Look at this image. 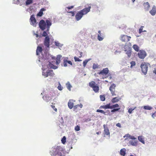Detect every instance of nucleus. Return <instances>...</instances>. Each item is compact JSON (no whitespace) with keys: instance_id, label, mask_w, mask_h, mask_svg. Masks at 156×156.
<instances>
[{"instance_id":"nucleus-1","label":"nucleus","mask_w":156,"mask_h":156,"mask_svg":"<svg viewBox=\"0 0 156 156\" xmlns=\"http://www.w3.org/2000/svg\"><path fill=\"white\" fill-rule=\"evenodd\" d=\"M91 8V6H89L88 7L78 12L75 16L76 20L79 21L80 20L83 15L87 14L90 12Z\"/></svg>"},{"instance_id":"nucleus-2","label":"nucleus","mask_w":156,"mask_h":156,"mask_svg":"<svg viewBox=\"0 0 156 156\" xmlns=\"http://www.w3.org/2000/svg\"><path fill=\"white\" fill-rule=\"evenodd\" d=\"M89 86L92 88L93 90L96 93L98 92L99 90V87L94 81H91L89 83Z\"/></svg>"},{"instance_id":"nucleus-3","label":"nucleus","mask_w":156,"mask_h":156,"mask_svg":"<svg viewBox=\"0 0 156 156\" xmlns=\"http://www.w3.org/2000/svg\"><path fill=\"white\" fill-rule=\"evenodd\" d=\"M142 71L144 75H146L148 69L147 64L145 62L142 63L140 65Z\"/></svg>"},{"instance_id":"nucleus-4","label":"nucleus","mask_w":156,"mask_h":156,"mask_svg":"<svg viewBox=\"0 0 156 156\" xmlns=\"http://www.w3.org/2000/svg\"><path fill=\"white\" fill-rule=\"evenodd\" d=\"M131 39V37L130 36L124 34L121 35L120 37L121 41L124 42H128L130 41Z\"/></svg>"},{"instance_id":"nucleus-5","label":"nucleus","mask_w":156,"mask_h":156,"mask_svg":"<svg viewBox=\"0 0 156 156\" xmlns=\"http://www.w3.org/2000/svg\"><path fill=\"white\" fill-rule=\"evenodd\" d=\"M138 55L139 58L144 59L146 56L147 53L145 51L141 50L139 51Z\"/></svg>"},{"instance_id":"nucleus-6","label":"nucleus","mask_w":156,"mask_h":156,"mask_svg":"<svg viewBox=\"0 0 156 156\" xmlns=\"http://www.w3.org/2000/svg\"><path fill=\"white\" fill-rule=\"evenodd\" d=\"M39 27L42 30H44L46 27V24L44 21L42 20H41L39 23Z\"/></svg>"},{"instance_id":"nucleus-7","label":"nucleus","mask_w":156,"mask_h":156,"mask_svg":"<svg viewBox=\"0 0 156 156\" xmlns=\"http://www.w3.org/2000/svg\"><path fill=\"white\" fill-rule=\"evenodd\" d=\"M55 95V93H54L53 91L51 92L50 93L49 95H47L46 96H45L46 101L47 102L49 101L52 99V98L54 97Z\"/></svg>"},{"instance_id":"nucleus-8","label":"nucleus","mask_w":156,"mask_h":156,"mask_svg":"<svg viewBox=\"0 0 156 156\" xmlns=\"http://www.w3.org/2000/svg\"><path fill=\"white\" fill-rule=\"evenodd\" d=\"M30 20L31 25L36 27L37 24V21L34 15H32L31 16Z\"/></svg>"},{"instance_id":"nucleus-9","label":"nucleus","mask_w":156,"mask_h":156,"mask_svg":"<svg viewBox=\"0 0 156 156\" xmlns=\"http://www.w3.org/2000/svg\"><path fill=\"white\" fill-rule=\"evenodd\" d=\"M109 70L107 68L103 69V70L101 71L98 73L99 74H101L103 75H106L108 73Z\"/></svg>"},{"instance_id":"nucleus-10","label":"nucleus","mask_w":156,"mask_h":156,"mask_svg":"<svg viewBox=\"0 0 156 156\" xmlns=\"http://www.w3.org/2000/svg\"><path fill=\"white\" fill-rule=\"evenodd\" d=\"M50 40L49 37L48 36L45 37L44 41V45L47 48H49V47Z\"/></svg>"},{"instance_id":"nucleus-11","label":"nucleus","mask_w":156,"mask_h":156,"mask_svg":"<svg viewBox=\"0 0 156 156\" xmlns=\"http://www.w3.org/2000/svg\"><path fill=\"white\" fill-rule=\"evenodd\" d=\"M103 127L104 129V134L109 136L110 132L108 127H107L106 126L105 124L103 125Z\"/></svg>"},{"instance_id":"nucleus-12","label":"nucleus","mask_w":156,"mask_h":156,"mask_svg":"<svg viewBox=\"0 0 156 156\" xmlns=\"http://www.w3.org/2000/svg\"><path fill=\"white\" fill-rule=\"evenodd\" d=\"M97 38L99 41H102L104 39V34L101 33L100 30L98 31Z\"/></svg>"},{"instance_id":"nucleus-13","label":"nucleus","mask_w":156,"mask_h":156,"mask_svg":"<svg viewBox=\"0 0 156 156\" xmlns=\"http://www.w3.org/2000/svg\"><path fill=\"white\" fill-rule=\"evenodd\" d=\"M143 5L145 11H148L149 10L150 6L148 2H147L144 3Z\"/></svg>"},{"instance_id":"nucleus-14","label":"nucleus","mask_w":156,"mask_h":156,"mask_svg":"<svg viewBox=\"0 0 156 156\" xmlns=\"http://www.w3.org/2000/svg\"><path fill=\"white\" fill-rule=\"evenodd\" d=\"M149 12L152 16L155 15L156 13V7L155 5L153 6L151 10Z\"/></svg>"},{"instance_id":"nucleus-15","label":"nucleus","mask_w":156,"mask_h":156,"mask_svg":"<svg viewBox=\"0 0 156 156\" xmlns=\"http://www.w3.org/2000/svg\"><path fill=\"white\" fill-rule=\"evenodd\" d=\"M129 144L132 146H136L137 145V141L136 140H131L129 142Z\"/></svg>"},{"instance_id":"nucleus-16","label":"nucleus","mask_w":156,"mask_h":156,"mask_svg":"<svg viewBox=\"0 0 156 156\" xmlns=\"http://www.w3.org/2000/svg\"><path fill=\"white\" fill-rule=\"evenodd\" d=\"M99 108L100 109L103 108L105 109L109 108L111 109V105H110V104L109 103L106 105L101 106Z\"/></svg>"},{"instance_id":"nucleus-17","label":"nucleus","mask_w":156,"mask_h":156,"mask_svg":"<svg viewBox=\"0 0 156 156\" xmlns=\"http://www.w3.org/2000/svg\"><path fill=\"white\" fill-rule=\"evenodd\" d=\"M68 107L70 109H71L73 106L74 104L73 100H70L68 104Z\"/></svg>"},{"instance_id":"nucleus-18","label":"nucleus","mask_w":156,"mask_h":156,"mask_svg":"<svg viewBox=\"0 0 156 156\" xmlns=\"http://www.w3.org/2000/svg\"><path fill=\"white\" fill-rule=\"evenodd\" d=\"M43 49L40 46H38L36 50V54L37 55H39V53H41Z\"/></svg>"},{"instance_id":"nucleus-19","label":"nucleus","mask_w":156,"mask_h":156,"mask_svg":"<svg viewBox=\"0 0 156 156\" xmlns=\"http://www.w3.org/2000/svg\"><path fill=\"white\" fill-rule=\"evenodd\" d=\"M47 27V31L49 30L50 26L51 25V23L50 20H46Z\"/></svg>"},{"instance_id":"nucleus-20","label":"nucleus","mask_w":156,"mask_h":156,"mask_svg":"<svg viewBox=\"0 0 156 156\" xmlns=\"http://www.w3.org/2000/svg\"><path fill=\"white\" fill-rule=\"evenodd\" d=\"M46 10V9L44 8H41L39 12L37 13V15L38 16H41L43 14V12Z\"/></svg>"},{"instance_id":"nucleus-21","label":"nucleus","mask_w":156,"mask_h":156,"mask_svg":"<svg viewBox=\"0 0 156 156\" xmlns=\"http://www.w3.org/2000/svg\"><path fill=\"white\" fill-rule=\"evenodd\" d=\"M47 74L48 75H47L46 76H53L54 75V73L53 72V71L52 70H47Z\"/></svg>"},{"instance_id":"nucleus-22","label":"nucleus","mask_w":156,"mask_h":156,"mask_svg":"<svg viewBox=\"0 0 156 156\" xmlns=\"http://www.w3.org/2000/svg\"><path fill=\"white\" fill-rule=\"evenodd\" d=\"M67 63H68L71 65H72V63L70 61L64 60L63 63L64 66L65 67L67 66Z\"/></svg>"},{"instance_id":"nucleus-23","label":"nucleus","mask_w":156,"mask_h":156,"mask_svg":"<svg viewBox=\"0 0 156 156\" xmlns=\"http://www.w3.org/2000/svg\"><path fill=\"white\" fill-rule=\"evenodd\" d=\"M61 55H58L56 58V65H58L60 62V58H61Z\"/></svg>"},{"instance_id":"nucleus-24","label":"nucleus","mask_w":156,"mask_h":156,"mask_svg":"<svg viewBox=\"0 0 156 156\" xmlns=\"http://www.w3.org/2000/svg\"><path fill=\"white\" fill-rule=\"evenodd\" d=\"M138 140L142 143L143 144H145V142L144 141V137L142 136H139L138 137Z\"/></svg>"},{"instance_id":"nucleus-25","label":"nucleus","mask_w":156,"mask_h":156,"mask_svg":"<svg viewBox=\"0 0 156 156\" xmlns=\"http://www.w3.org/2000/svg\"><path fill=\"white\" fill-rule=\"evenodd\" d=\"M126 149L123 148L120 151V154L121 155L124 156L126 154Z\"/></svg>"},{"instance_id":"nucleus-26","label":"nucleus","mask_w":156,"mask_h":156,"mask_svg":"<svg viewBox=\"0 0 156 156\" xmlns=\"http://www.w3.org/2000/svg\"><path fill=\"white\" fill-rule=\"evenodd\" d=\"M126 54L127 55L128 57L130 58L131 57V49L129 48L128 50H125Z\"/></svg>"},{"instance_id":"nucleus-27","label":"nucleus","mask_w":156,"mask_h":156,"mask_svg":"<svg viewBox=\"0 0 156 156\" xmlns=\"http://www.w3.org/2000/svg\"><path fill=\"white\" fill-rule=\"evenodd\" d=\"M126 137L132 140H136V138L134 137V136L130 135L129 134H128L126 135Z\"/></svg>"},{"instance_id":"nucleus-28","label":"nucleus","mask_w":156,"mask_h":156,"mask_svg":"<svg viewBox=\"0 0 156 156\" xmlns=\"http://www.w3.org/2000/svg\"><path fill=\"white\" fill-rule=\"evenodd\" d=\"M133 48L134 49V50L136 51H139V47L138 45L136 44H134Z\"/></svg>"},{"instance_id":"nucleus-29","label":"nucleus","mask_w":156,"mask_h":156,"mask_svg":"<svg viewBox=\"0 0 156 156\" xmlns=\"http://www.w3.org/2000/svg\"><path fill=\"white\" fill-rule=\"evenodd\" d=\"M115 108H120L119 105L117 104H116L112 105H111V109Z\"/></svg>"},{"instance_id":"nucleus-30","label":"nucleus","mask_w":156,"mask_h":156,"mask_svg":"<svg viewBox=\"0 0 156 156\" xmlns=\"http://www.w3.org/2000/svg\"><path fill=\"white\" fill-rule=\"evenodd\" d=\"M119 101V99L117 97L113 98L111 100L112 102L113 103H115L118 102Z\"/></svg>"},{"instance_id":"nucleus-31","label":"nucleus","mask_w":156,"mask_h":156,"mask_svg":"<svg viewBox=\"0 0 156 156\" xmlns=\"http://www.w3.org/2000/svg\"><path fill=\"white\" fill-rule=\"evenodd\" d=\"M66 86L68 89L70 91L71 90V88L72 87V86L70 84L69 82H68L66 83Z\"/></svg>"},{"instance_id":"nucleus-32","label":"nucleus","mask_w":156,"mask_h":156,"mask_svg":"<svg viewBox=\"0 0 156 156\" xmlns=\"http://www.w3.org/2000/svg\"><path fill=\"white\" fill-rule=\"evenodd\" d=\"M144 108L145 110H151L152 109V107L148 105L144 106Z\"/></svg>"},{"instance_id":"nucleus-33","label":"nucleus","mask_w":156,"mask_h":156,"mask_svg":"<svg viewBox=\"0 0 156 156\" xmlns=\"http://www.w3.org/2000/svg\"><path fill=\"white\" fill-rule=\"evenodd\" d=\"M93 69H96L99 68V66L97 64H94L92 67Z\"/></svg>"},{"instance_id":"nucleus-34","label":"nucleus","mask_w":156,"mask_h":156,"mask_svg":"<svg viewBox=\"0 0 156 156\" xmlns=\"http://www.w3.org/2000/svg\"><path fill=\"white\" fill-rule=\"evenodd\" d=\"M116 87L115 85L113 83L112 84L109 88V90H115V88Z\"/></svg>"},{"instance_id":"nucleus-35","label":"nucleus","mask_w":156,"mask_h":156,"mask_svg":"<svg viewBox=\"0 0 156 156\" xmlns=\"http://www.w3.org/2000/svg\"><path fill=\"white\" fill-rule=\"evenodd\" d=\"M55 44L56 46L58 47H62V44L60 43L58 41H55Z\"/></svg>"},{"instance_id":"nucleus-36","label":"nucleus","mask_w":156,"mask_h":156,"mask_svg":"<svg viewBox=\"0 0 156 156\" xmlns=\"http://www.w3.org/2000/svg\"><path fill=\"white\" fill-rule=\"evenodd\" d=\"M33 2V0H27L26 2V4L27 5H28Z\"/></svg>"},{"instance_id":"nucleus-37","label":"nucleus","mask_w":156,"mask_h":156,"mask_svg":"<svg viewBox=\"0 0 156 156\" xmlns=\"http://www.w3.org/2000/svg\"><path fill=\"white\" fill-rule=\"evenodd\" d=\"M144 27V26H141L139 29V34H141L142 32H146V30H143V28Z\"/></svg>"},{"instance_id":"nucleus-38","label":"nucleus","mask_w":156,"mask_h":156,"mask_svg":"<svg viewBox=\"0 0 156 156\" xmlns=\"http://www.w3.org/2000/svg\"><path fill=\"white\" fill-rule=\"evenodd\" d=\"M100 97L101 101H104L105 100V98L104 95H100Z\"/></svg>"},{"instance_id":"nucleus-39","label":"nucleus","mask_w":156,"mask_h":156,"mask_svg":"<svg viewBox=\"0 0 156 156\" xmlns=\"http://www.w3.org/2000/svg\"><path fill=\"white\" fill-rule=\"evenodd\" d=\"M66 138L65 136H64L61 140V141L62 144H64L66 142Z\"/></svg>"},{"instance_id":"nucleus-40","label":"nucleus","mask_w":156,"mask_h":156,"mask_svg":"<svg viewBox=\"0 0 156 156\" xmlns=\"http://www.w3.org/2000/svg\"><path fill=\"white\" fill-rule=\"evenodd\" d=\"M96 112H100L102 113L104 115H105V112L104 111L100 109H97L96 111Z\"/></svg>"},{"instance_id":"nucleus-41","label":"nucleus","mask_w":156,"mask_h":156,"mask_svg":"<svg viewBox=\"0 0 156 156\" xmlns=\"http://www.w3.org/2000/svg\"><path fill=\"white\" fill-rule=\"evenodd\" d=\"M45 70H43V72H42V75L44 76L45 77H48V76H46L47 75H48L47 70L45 72Z\"/></svg>"},{"instance_id":"nucleus-42","label":"nucleus","mask_w":156,"mask_h":156,"mask_svg":"<svg viewBox=\"0 0 156 156\" xmlns=\"http://www.w3.org/2000/svg\"><path fill=\"white\" fill-rule=\"evenodd\" d=\"M49 65L50 66V67L51 68H52L54 69H55L56 68V67L55 66H54L53 64H52L50 62L49 63Z\"/></svg>"},{"instance_id":"nucleus-43","label":"nucleus","mask_w":156,"mask_h":156,"mask_svg":"<svg viewBox=\"0 0 156 156\" xmlns=\"http://www.w3.org/2000/svg\"><path fill=\"white\" fill-rule=\"evenodd\" d=\"M89 61V60H84L83 63V66L84 67H85L87 62Z\"/></svg>"},{"instance_id":"nucleus-44","label":"nucleus","mask_w":156,"mask_h":156,"mask_svg":"<svg viewBox=\"0 0 156 156\" xmlns=\"http://www.w3.org/2000/svg\"><path fill=\"white\" fill-rule=\"evenodd\" d=\"M120 108H113L112 110L111 111V112H114L117 111H118L119 110Z\"/></svg>"},{"instance_id":"nucleus-45","label":"nucleus","mask_w":156,"mask_h":156,"mask_svg":"<svg viewBox=\"0 0 156 156\" xmlns=\"http://www.w3.org/2000/svg\"><path fill=\"white\" fill-rule=\"evenodd\" d=\"M120 108H113L112 110L111 111V112H114L117 111H118L119 110Z\"/></svg>"},{"instance_id":"nucleus-46","label":"nucleus","mask_w":156,"mask_h":156,"mask_svg":"<svg viewBox=\"0 0 156 156\" xmlns=\"http://www.w3.org/2000/svg\"><path fill=\"white\" fill-rule=\"evenodd\" d=\"M75 130L76 131H79L80 130V127L77 125L75 127Z\"/></svg>"},{"instance_id":"nucleus-47","label":"nucleus","mask_w":156,"mask_h":156,"mask_svg":"<svg viewBox=\"0 0 156 156\" xmlns=\"http://www.w3.org/2000/svg\"><path fill=\"white\" fill-rule=\"evenodd\" d=\"M110 90L111 92L112 96H113L116 95V94H115V90Z\"/></svg>"},{"instance_id":"nucleus-48","label":"nucleus","mask_w":156,"mask_h":156,"mask_svg":"<svg viewBox=\"0 0 156 156\" xmlns=\"http://www.w3.org/2000/svg\"><path fill=\"white\" fill-rule=\"evenodd\" d=\"M131 67H132L133 66H134L136 65V63L135 61H132L130 62Z\"/></svg>"},{"instance_id":"nucleus-49","label":"nucleus","mask_w":156,"mask_h":156,"mask_svg":"<svg viewBox=\"0 0 156 156\" xmlns=\"http://www.w3.org/2000/svg\"><path fill=\"white\" fill-rule=\"evenodd\" d=\"M74 59L75 61L80 62V61H81V60L79 58H77V57H74Z\"/></svg>"},{"instance_id":"nucleus-50","label":"nucleus","mask_w":156,"mask_h":156,"mask_svg":"<svg viewBox=\"0 0 156 156\" xmlns=\"http://www.w3.org/2000/svg\"><path fill=\"white\" fill-rule=\"evenodd\" d=\"M152 117L154 118H155V117H156V112H155L151 115Z\"/></svg>"},{"instance_id":"nucleus-51","label":"nucleus","mask_w":156,"mask_h":156,"mask_svg":"<svg viewBox=\"0 0 156 156\" xmlns=\"http://www.w3.org/2000/svg\"><path fill=\"white\" fill-rule=\"evenodd\" d=\"M47 35V34L46 31H44L42 34V36L44 37H46Z\"/></svg>"},{"instance_id":"nucleus-52","label":"nucleus","mask_w":156,"mask_h":156,"mask_svg":"<svg viewBox=\"0 0 156 156\" xmlns=\"http://www.w3.org/2000/svg\"><path fill=\"white\" fill-rule=\"evenodd\" d=\"M134 108L132 109L131 108H129L128 110V112L130 114H131L132 113V112L133 110H134Z\"/></svg>"},{"instance_id":"nucleus-53","label":"nucleus","mask_w":156,"mask_h":156,"mask_svg":"<svg viewBox=\"0 0 156 156\" xmlns=\"http://www.w3.org/2000/svg\"><path fill=\"white\" fill-rule=\"evenodd\" d=\"M51 106L53 109L54 110L55 112H57V109L55 108V106L53 105H51Z\"/></svg>"},{"instance_id":"nucleus-54","label":"nucleus","mask_w":156,"mask_h":156,"mask_svg":"<svg viewBox=\"0 0 156 156\" xmlns=\"http://www.w3.org/2000/svg\"><path fill=\"white\" fill-rule=\"evenodd\" d=\"M74 7L73 6H70L66 8V9H71L73 8Z\"/></svg>"},{"instance_id":"nucleus-55","label":"nucleus","mask_w":156,"mask_h":156,"mask_svg":"<svg viewBox=\"0 0 156 156\" xmlns=\"http://www.w3.org/2000/svg\"><path fill=\"white\" fill-rule=\"evenodd\" d=\"M68 12L71 13L72 16H74L75 13L74 12L70 11V12Z\"/></svg>"},{"instance_id":"nucleus-56","label":"nucleus","mask_w":156,"mask_h":156,"mask_svg":"<svg viewBox=\"0 0 156 156\" xmlns=\"http://www.w3.org/2000/svg\"><path fill=\"white\" fill-rule=\"evenodd\" d=\"M58 89L59 90H62V88L61 87V85L60 84L58 86Z\"/></svg>"},{"instance_id":"nucleus-57","label":"nucleus","mask_w":156,"mask_h":156,"mask_svg":"<svg viewBox=\"0 0 156 156\" xmlns=\"http://www.w3.org/2000/svg\"><path fill=\"white\" fill-rule=\"evenodd\" d=\"M155 67L154 68V69L153 71V73L156 74V65L155 66Z\"/></svg>"},{"instance_id":"nucleus-58","label":"nucleus","mask_w":156,"mask_h":156,"mask_svg":"<svg viewBox=\"0 0 156 156\" xmlns=\"http://www.w3.org/2000/svg\"><path fill=\"white\" fill-rule=\"evenodd\" d=\"M116 126L120 128L121 127V125L120 123H118L116 124Z\"/></svg>"},{"instance_id":"nucleus-59","label":"nucleus","mask_w":156,"mask_h":156,"mask_svg":"<svg viewBox=\"0 0 156 156\" xmlns=\"http://www.w3.org/2000/svg\"><path fill=\"white\" fill-rule=\"evenodd\" d=\"M78 107V105H75L74 106V109H76Z\"/></svg>"},{"instance_id":"nucleus-60","label":"nucleus","mask_w":156,"mask_h":156,"mask_svg":"<svg viewBox=\"0 0 156 156\" xmlns=\"http://www.w3.org/2000/svg\"><path fill=\"white\" fill-rule=\"evenodd\" d=\"M78 105V107H80V108H82L83 107V105L80 104V105Z\"/></svg>"},{"instance_id":"nucleus-61","label":"nucleus","mask_w":156,"mask_h":156,"mask_svg":"<svg viewBox=\"0 0 156 156\" xmlns=\"http://www.w3.org/2000/svg\"><path fill=\"white\" fill-rule=\"evenodd\" d=\"M82 52H80V56H79V58H81L82 57Z\"/></svg>"},{"instance_id":"nucleus-62","label":"nucleus","mask_w":156,"mask_h":156,"mask_svg":"<svg viewBox=\"0 0 156 156\" xmlns=\"http://www.w3.org/2000/svg\"><path fill=\"white\" fill-rule=\"evenodd\" d=\"M101 133V132H97L96 133L98 134V135L100 134V133Z\"/></svg>"},{"instance_id":"nucleus-63","label":"nucleus","mask_w":156,"mask_h":156,"mask_svg":"<svg viewBox=\"0 0 156 156\" xmlns=\"http://www.w3.org/2000/svg\"><path fill=\"white\" fill-rule=\"evenodd\" d=\"M38 37V35L37 34H36V37Z\"/></svg>"},{"instance_id":"nucleus-64","label":"nucleus","mask_w":156,"mask_h":156,"mask_svg":"<svg viewBox=\"0 0 156 156\" xmlns=\"http://www.w3.org/2000/svg\"><path fill=\"white\" fill-rule=\"evenodd\" d=\"M107 77H108V76H107L105 77H103V78H103V79H104L105 78H106Z\"/></svg>"}]
</instances>
